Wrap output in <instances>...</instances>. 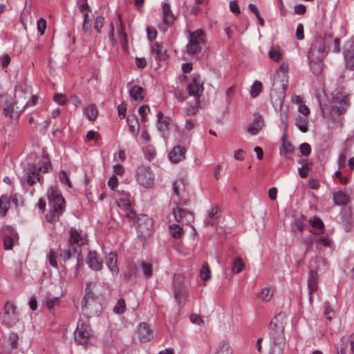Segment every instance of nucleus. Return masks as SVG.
Listing matches in <instances>:
<instances>
[{"mask_svg":"<svg viewBox=\"0 0 354 354\" xmlns=\"http://www.w3.org/2000/svg\"><path fill=\"white\" fill-rule=\"evenodd\" d=\"M20 314L17 306L10 301H7L1 314V322L3 325L11 327L19 321Z\"/></svg>","mask_w":354,"mask_h":354,"instance_id":"nucleus-8","label":"nucleus"},{"mask_svg":"<svg viewBox=\"0 0 354 354\" xmlns=\"http://www.w3.org/2000/svg\"><path fill=\"white\" fill-rule=\"evenodd\" d=\"M28 97L20 86H16L15 100L13 102H6L3 109L5 115L12 118H18L25 108L29 106V101L26 100Z\"/></svg>","mask_w":354,"mask_h":354,"instance_id":"nucleus-5","label":"nucleus"},{"mask_svg":"<svg viewBox=\"0 0 354 354\" xmlns=\"http://www.w3.org/2000/svg\"><path fill=\"white\" fill-rule=\"evenodd\" d=\"M261 91H262L261 82L259 81H257V80L254 81V82L253 83V84L251 87V91H250L251 96L253 98L257 97L260 94Z\"/></svg>","mask_w":354,"mask_h":354,"instance_id":"nucleus-41","label":"nucleus"},{"mask_svg":"<svg viewBox=\"0 0 354 354\" xmlns=\"http://www.w3.org/2000/svg\"><path fill=\"white\" fill-rule=\"evenodd\" d=\"M233 350L230 345L226 342H222L220 344L218 351L216 354H232Z\"/></svg>","mask_w":354,"mask_h":354,"instance_id":"nucleus-42","label":"nucleus"},{"mask_svg":"<svg viewBox=\"0 0 354 354\" xmlns=\"http://www.w3.org/2000/svg\"><path fill=\"white\" fill-rule=\"evenodd\" d=\"M118 205L124 210H128L131 206V202L129 198H122L117 200Z\"/></svg>","mask_w":354,"mask_h":354,"instance_id":"nucleus-48","label":"nucleus"},{"mask_svg":"<svg viewBox=\"0 0 354 354\" xmlns=\"http://www.w3.org/2000/svg\"><path fill=\"white\" fill-rule=\"evenodd\" d=\"M306 10V6L303 4H298L294 7V12L297 15H304Z\"/></svg>","mask_w":354,"mask_h":354,"instance_id":"nucleus-64","label":"nucleus"},{"mask_svg":"<svg viewBox=\"0 0 354 354\" xmlns=\"http://www.w3.org/2000/svg\"><path fill=\"white\" fill-rule=\"evenodd\" d=\"M118 185V178L115 176H111L109 181L108 185L111 189H114Z\"/></svg>","mask_w":354,"mask_h":354,"instance_id":"nucleus-63","label":"nucleus"},{"mask_svg":"<svg viewBox=\"0 0 354 354\" xmlns=\"http://www.w3.org/2000/svg\"><path fill=\"white\" fill-rule=\"evenodd\" d=\"M10 204V198L6 195H3L0 198V216H6Z\"/></svg>","mask_w":354,"mask_h":354,"instance_id":"nucleus-32","label":"nucleus"},{"mask_svg":"<svg viewBox=\"0 0 354 354\" xmlns=\"http://www.w3.org/2000/svg\"><path fill=\"white\" fill-rule=\"evenodd\" d=\"M333 201L337 205H342L346 204L348 201V196L343 192H338L334 194Z\"/></svg>","mask_w":354,"mask_h":354,"instance_id":"nucleus-38","label":"nucleus"},{"mask_svg":"<svg viewBox=\"0 0 354 354\" xmlns=\"http://www.w3.org/2000/svg\"><path fill=\"white\" fill-rule=\"evenodd\" d=\"M84 113L90 121L95 120L97 118L98 114L97 107L95 104H91L86 107L84 109Z\"/></svg>","mask_w":354,"mask_h":354,"instance_id":"nucleus-35","label":"nucleus"},{"mask_svg":"<svg viewBox=\"0 0 354 354\" xmlns=\"http://www.w3.org/2000/svg\"><path fill=\"white\" fill-rule=\"evenodd\" d=\"M140 265L142 268V271L145 276L147 278L151 277L153 274L152 266L150 263H147L145 261H141Z\"/></svg>","mask_w":354,"mask_h":354,"instance_id":"nucleus-43","label":"nucleus"},{"mask_svg":"<svg viewBox=\"0 0 354 354\" xmlns=\"http://www.w3.org/2000/svg\"><path fill=\"white\" fill-rule=\"evenodd\" d=\"M48 260L50 266H52L54 268L57 267V255L54 250H50L49 254L48 255Z\"/></svg>","mask_w":354,"mask_h":354,"instance_id":"nucleus-50","label":"nucleus"},{"mask_svg":"<svg viewBox=\"0 0 354 354\" xmlns=\"http://www.w3.org/2000/svg\"><path fill=\"white\" fill-rule=\"evenodd\" d=\"M138 335L140 341L149 342L153 339V331L146 323H141L138 327Z\"/></svg>","mask_w":354,"mask_h":354,"instance_id":"nucleus-19","label":"nucleus"},{"mask_svg":"<svg viewBox=\"0 0 354 354\" xmlns=\"http://www.w3.org/2000/svg\"><path fill=\"white\" fill-rule=\"evenodd\" d=\"M119 39L120 42L121 44V46L122 48L124 50H127L128 48V43H127V36L126 33H122V35H119Z\"/></svg>","mask_w":354,"mask_h":354,"instance_id":"nucleus-59","label":"nucleus"},{"mask_svg":"<svg viewBox=\"0 0 354 354\" xmlns=\"http://www.w3.org/2000/svg\"><path fill=\"white\" fill-rule=\"evenodd\" d=\"M201 107H202V102H201L200 106H197L196 100H195V104L194 106H191L190 107H187L186 109V110H185L186 115L188 116L195 115L197 113L198 108H201Z\"/></svg>","mask_w":354,"mask_h":354,"instance_id":"nucleus-53","label":"nucleus"},{"mask_svg":"<svg viewBox=\"0 0 354 354\" xmlns=\"http://www.w3.org/2000/svg\"><path fill=\"white\" fill-rule=\"evenodd\" d=\"M176 281L175 282V283ZM174 295L176 299L178 302V304L180 306H183L185 303L186 297H187V292L185 290V288L184 285H180L179 286H177L176 284L174 285Z\"/></svg>","mask_w":354,"mask_h":354,"instance_id":"nucleus-25","label":"nucleus"},{"mask_svg":"<svg viewBox=\"0 0 354 354\" xmlns=\"http://www.w3.org/2000/svg\"><path fill=\"white\" fill-rule=\"evenodd\" d=\"M268 57L272 61L279 62L283 58V51L278 46L272 47L268 52Z\"/></svg>","mask_w":354,"mask_h":354,"instance_id":"nucleus-31","label":"nucleus"},{"mask_svg":"<svg viewBox=\"0 0 354 354\" xmlns=\"http://www.w3.org/2000/svg\"><path fill=\"white\" fill-rule=\"evenodd\" d=\"M129 126L130 131L135 136H137L140 131V125L137 118L135 115L129 116L127 119Z\"/></svg>","mask_w":354,"mask_h":354,"instance_id":"nucleus-29","label":"nucleus"},{"mask_svg":"<svg viewBox=\"0 0 354 354\" xmlns=\"http://www.w3.org/2000/svg\"><path fill=\"white\" fill-rule=\"evenodd\" d=\"M58 303H59V299L57 297L47 298L44 301L45 305L47 306V308L49 310L52 309Z\"/></svg>","mask_w":354,"mask_h":354,"instance_id":"nucleus-56","label":"nucleus"},{"mask_svg":"<svg viewBox=\"0 0 354 354\" xmlns=\"http://www.w3.org/2000/svg\"><path fill=\"white\" fill-rule=\"evenodd\" d=\"M169 233L173 237L177 239L180 237L182 234V229L178 225L172 224L169 225Z\"/></svg>","mask_w":354,"mask_h":354,"instance_id":"nucleus-45","label":"nucleus"},{"mask_svg":"<svg viewBox=\"0 0 354 354\" xmlns=\"http://www.w3.org/2000/svg\"><path fill=\"white\" fill-rule=\"evenodd\" d=\"M136 179L142 187L151 188L154 183V175L149 167L142 165L137 169Z\"/></svg>","mask_w":354,"mask_h":354,"instance_id":"nucleus-12","label":"nucleus"},{"mask_svg":"<svg viewBox=\"0 0 354 354\" xmlns=\"http://www.w3.org/2000/svg\"><path fill=\"white\" fill-rule=\"evenodd\" d=\"M179 205L177 204V207L173 208L172 214L175 220L178 222L191 223L193 221L192 214L185 209L180 207Z\"/></svg>","mask_w":354,"mask_h":354,"instance_id":"nucleus-16","label":"nucleus"},{"mask_svg":"<svg viewBox=\"0 0 354 354\" xmlns=\"http://www.w3.org/2000/svg\"><path fill=\"white\" fill-rule=\"evenodd\" d=\"M187 91L189 96H193L194 100H196L197 106H200L201 102H203L201 96L203 92V86L201 82L196 79L192 81L187 85Z\"/></svg>","mask_w":354,"mask_h":354,"instance_id":"nucleus-14","label":"nucleus"},{"mask_svg":"<svg viewBox=\"0 0 354 354\" xmlns=\"http://www.w3.org/2000/svg\"><path fill=\"white\" fill-rule=\"evenodd\" d=\"M309 223L313 228L310 232L313 234H320L324 231V223L319 218L314 216L309 219Z\"/></svg>","mask_w":354,"mask_h":354,"instance_id":"nucleus-26","label":"nucleus"},{"mask_svg":"<svg viewBox=\"0 0 354 354\" xmlns=\"http://www.w3.org/2000/svg\"><path fill=\"white\" fill-rule=\"evenodd\" d=\"M162 12L164 24L167 26H171L174 23L175 17L171 10L170 6L167 3H163L162 4Z\"/></svg>","mask_w":354,"mask_h":354,"instance_id":"nucleus-23","label":"nucleus"},{"mask_svg":"<svg viewBox=\"0 0 354 354\" xmlns=\"http://www.w3.org/2000/svg\"><path fill=\"white\" fill-rule=\"evenodd\" d=\"M86 262L89 268L95 271H100L102 268L103 260L95 251H91L88 252L86 259Z\"/></svg>","mask_w":354,"mask_h":354,"instance_id":"nucleus-15","label":"nucleus"},{"mask_svg":"<svg viewBox=\"0 0 354 354\" xmlns=\"http://www.w3.org/2000/svg\"><path fill=\"white\" fill-rule=\"evenodd\" d=\"M126 310V304L124 299H118L116 305L113 308L114 313L116 314H122Z\"/></svg>","mask_w":354,"mask_h":354,"instance_id":"nucleus-46","label":"nucleus"},{"mask_svg":"<svg viewBox=\"0 0 354 354\" xmlns=\"http://www.w3.org/2000/svg\"><path fill=\"white\" fill-rule=\"evenodd\" d=\"M10 57L8 54L3 55L0 58L1 65L3 68L7 67L8 66V64H10Z\"/></svg>","mask_w":354,"mask_h":354,"instance_id":"nucleus-62","label":"nucleus"},{"mask_svg":"<svg viewBox=\"0 0 354 354\" xmlns=\"http://www.w3.org/2000/svg\"><path fill=\"white\" fill-rule=\"evenodd\" d=\"M83 314L87 317L97 316L101 310V306L91 292H86L82 304Z\"/></svg>","mask_w":354,"mask_h":354,"instance_id":"nucleus-7","label":"nucleus"},{"mask_svg":"<svg viewBox=\"0 0 354 354\" xmlns=\"http://www.w3.org/2000/svg\"><path fill=\"white\" fill-rule=\"evenodd\" d=\"M92 330L88 322L79 321L74 332L75 339L79 344L88 343L91 337Z\"/></svg>","mask_w":354,"mask_h":354,"instance_id":"nucleus-11","label":"nucleus"},{"mask_svg":"<svg viewBox=\"0 0 354 354\" xmlns=\"http://www.w3.org/2000/svg\"><path fill=\"white\" fill-rule=\"evenodd\" d=\"M295 125L301 132L306 133L308 130V121L305 117L297 116L295 119Z\"/></svg>","mask_w":354,"mask_h":354,"instance_id":"nucleus-37","label":"nucleus"},{"mask_svg":"<svg viewBox=\"0 0 354 354\" xmlns=\"http://www.w3.org/2000/svg\"><path fill=\"white\" fill-rule=\"evenodd\" d=\"M117 261V255L113 252L109 253L106 259V264L113 275H116L119 273Z\"/></svg>","mask_w":354,"mask_h":354,"instance_id":"nucleus-22","label":"nucleus"},{"mask_svg":"<svg viewBox=\"0 0 354 354\" xmlns=\"http://www.w3.org/2000/svg\"><path fill=\"white\" fill-rule=\"evenodd\" d=\"M129 95L136 101L142 100L144 98V90L139 86H134L129 90Z\"/></svg>","mask_w":354,"mask_h":354,"instance_id":"nucleus-30","label":"nucleus"},{"mask_svg":"<svg viewBox=\"0 0 354 354\" xmlns=\"http://www.w3.org/2000/svg\"><path fill=\"white\" fill-rule=\"evenodd\" d=\"M288 82V66L282 64L274 77L270 97L273 104H282L286 96Z\"/></svg>","mask_w":354,"mask_h":354,"instance_id":"nucleus-2","label":"nucleus"},{"mask_svg":"<svg viewBox=\"0 0 354 354\" xmlns=\"http://www.w3.org/2000/svg\"><path fill=\"white\" fill-rule=\"evenodd\" d=\"M300 152L304 156H308L310 153L311 151V147L309 144L308 143H303L300 145Z\"/></svg>","mask_w":354,"mask_h":354,"instance_id":"nucleus-58","label":"nucleus"},{"mask_svg":"<svg viewBox=\"0 0 354 354\" xmlns=\"http://www.w3.org/2000/svg\"><path fill=\"white\" fill-rule=\"evenodd\" d=\"M158 117V129L160 131H165L168 129L169 119V118L165 117L162 112H158L157 114Z\"/></svg>","mask_w":354,"mask_h":354,"instance_id":"nucleus-33","label":"nucleus"},{"mask_svg":"<svg viewBox=\"0 0 354 354\" xmlns=\"http://www.w3.org/2000/svg\"><path fill=\"white\" fill-rule=\"evenodd\" d=\"M50 168V165L47 162L44 163L42 166L36 167L35 165L28 164L25 167L27 182L30 185H34L37 181L40 180V172H47Z\"/></svg>","mask_w":354,"mask_h":354,"instance_id":"nucleus-10","label":"nucleus"},{"mask_svg":"<svg viewBox=\"0 0 354 354\" xmlns=\"http://www.w3.org/2000/svg\"><path fill=\"white\" fill-rule=\"evenodd\" d=\"M292 230L295 232H301L303 230V224L299 220H295L292 225Z\"/></svg>","mask_w":354,"mask_h":354,"instance_id":"nucleus-61","label":"nucleus"},{"mask_svg":"<svg viewBox=\"0 0 354 354\" xmlns=\"http://www.w3.org/2000/svg\"><path fill=\"white\" fill-rule=\"evenodd\" d=\"M9 344L12 348H15L18 342V335L16 333H11L8 338Z\"/></svg>","mask_w":354,"mask_h":354,"instance_id":"nucleus-60","label":"nucleus"},{"mask_svg":"<svg viewBox=\"0 0 354 354\" xmlns=\"http://www.w3.org/2000/svg\"><path fill=\"white\" fill-rule=\"evenodd\" d=\"M205 44V37L201 30H196L190 33L189 42L187 45V52L189 55L201 53L202 46Z\"/></svg>","mask_w":354,"mask_h":354,"instance_id":"nucleus-9","label":"nucleus"},{"mask_svg":"<svg viewBox=\"0 0 354 354\" xmlns=\"http://www.w3.org/2000/svg\"><path fill=\"white\" fill-rule=\"evenodd\" d=\"M284 316L282 314L277 315L270 325V335L272 346L269 354H282L286 345V339L283 335Z\"/></svg>","mask_w":354,"mask_h":354,"instance_id":"nucleus-1","label":"nucleus"},{"mask_svg":"<svg viewBox=\"0 0 354 354\" xmlns=\"http://www.w3.org/2000/svg\"><path fill=\"white\" fill-rule=\"evenodd\" d=\"M37 30L41 35H44L46 28V20L43 18L39 19L37 23Z\"/></svg>","mask_w":354,"mask_h":354,"instance_id":"nucleus-54","label":"nucleus"},{"mask_svg":"<svg viewBox=\"0 0 354 354\" xmlns=\"http://www.w3.org/2000/svg\"><path fill=\"white\" fill-rule=\"evenodd\" d=\"M346 67L351 70L354 69V53L348 50L345 53Z\"/></svg>","mask_w":354,"mask_h":354,"instance_id":"nucleus-40","label":"nucleus"},{"mask_svg":"<svg viewBox=\"0 0 354 354\" xmlns=\"http://www.w3.org/2000/svg\"><path fill=\"white\" fill-rule=\"evenodd\" d=\"M49 206L53 209L46 215L49 223H53L59 218L64 208V198L58 193L56 187H50L48 192Z\"/></svg>","mask_w":354,"mask_h":354,"instance_id":"nucleus-6","label":"nucleus"},{"mask_svg":"<svg viewBox=\"0 0 354 354\" xmlns=\"http://www.w3.org/2000/svg\"><path fill=\"white\" fill-rule=\"evenodd\" d=\"M309 64L313 73L315 75H319L323 68V60H315L309 59Z\"/></svg>","mask_w":354,"mask_h":354,"instance_id":"nucleus-36","label":"nucleus"},{"mask_svg":"<svg viewBox=\"0 0 354 354\" xmlns=\"http://www.w3.org/2000/svg\"><path fill=\"white\" fill-rule=\"evenodd\" d=\"M173 191L175 196L172 197L174 203L178 205L186 204V183L183 178L177 179L173 183Z\"/></svg>","mask_w":354,"mask_h":354,"instance_id":"nucleus-13","label":"nucleus"},{"mask_svg":"<svg viewBox=\"0 0 354 354\" xmlns=\"http://www.w3.org/2000/svg\"><path fill=\"white\" fill-rule=\"evenodd\" d=\"M220 216L219 209L217 207H211L208 211V218L212 221L217 219Z\"/></svg>","mask_w":354,"mask_h":354,"instance_id":"nucleus-51","label":"nucleus"},{"mask_svg":"<svg viewBox=\"0 0 354 354\" xmlns=\"http://www.w3.org/2000/svg\"><path fill=\"white\" fill-rule=\"evenodd\" d=\"M87 241L86 237L83 235L80 232L71 229V237L69 240V243L71 247L76 245L77 246H80Z\"/></svg>","mask_w":354,"mask_h":354,"instance_id":"nucleus-21","label":"nucleus"},{"mask_svg":"<svg viewBox=\"0 0 354 354\" xmlns=\"http://www.w3.org/2000/svg\"><path fill=\"white\" fill-rule=\"evenodd\" d=\"M201 277L204 281H207L210 279V270L207 263L203 264L201 268Z\"/></svg>","mask_w":354,"mask_h":354,"instance_id":"nucleus-47","label":"nucleus"},{"mask_svg":"<svg viewBox=\"0 0 354 354\" xmlns=\"http://www.w3.org/2000/svg\"><path fill=\"white\" fill-rule=\"evenodd\" d=\"M308 288L310 295V300H312V295L317 288V277L316 273L310 272L308 279Z\"/></svg>","mask_w":354,"mask_h":354,"instance_id":"nucleus-27","label":"nucleus"},{"mask_svg":"<svg viewBox=\"0 0 354 354\" xmlns=\"http://www.w3.org/2000/svg\"><path fill=\"white\" fill-rule=\"evenodd\" d=\"M7 230L8 234L4 235L3 245L5 250H10L13 246L14 240L17 238V234L11 227H8Z\"/></svg>","mask_w":354,"mask_h":354,"instance_id":"nucleus-24","label":"nucleus"},{"mask_svg":"<svg viewBox=\"0 0 354 354\" xmlns=\"http://www.w3.org/2000/svg\"><path fill=\"white\" fill-rule=\"evenodd\" d=\"M104 19L102 16H97L95 19L94 28L98 33L101 32L102 28L104 25Z\"/></svg>","mask_w":354,"mask_h":354,"instance_id":"nucleus-52","label":"nucleus"},{"mask_svg":"<svg viewBox=\"0 0 354 354\" xmlns=\"http://www.w3.org/2000/svg\"><path fill=\"white\" fill-rule=\"evenodd\" d=\"M136 227L140 232L150 230L153 225V220L145 214H141L136 218Z\"/></svg>","mask_w":354,"mask_h":354,"instance_id":"nucleus-17","label":"nucleus"},{"mask_svg":"<svg viewBox=\"0 0 354 354\" xmlns=\"http://www.w3.org/2000/svg\"><path fill=\"white\" fill-rule=\"evenodd\" d=\"M245 263L241 257H236L233 260L232 265V271L234 274H238L242 271Z\"/></svg>","mask_w":354,"mask_h":354,"instance_id":"nucleus-39","label":"nucleus"},{"mask_svg":"<svg viewBox=\"0 0 354 354\" xmlns=\"http://www.w3.org/2000/svg\"><path fill=\"white\" fill-rule=\"evenodd\" d=\"M324 314L325 317L329 320H330L332 319V317L334 316V312L330 308V304L328 302H325V304H324Z\"/></svg>","mask_w":354,"mask_h":354,"instance_id":"nucleus-55","label":"nucleus"},{"mask_svg":"<svg viewBox=\"0 0 354 354\" xmlns=\"http://www.w3.org/2000/svg\"><path fill=\"white\" fill-rule=\"evenodd\" d=\"M331 43L333 44V51L339 52V41L338 39L333 38L330 35L315 37L308 51V59H312L313 61L323 60L327 54L326 47Z\"/></svg>","mask_w":354,"mask_h":354,"instance_id":"nucleus-3","label":"nucleus"},{"mask_svg":"<svg viewBox=\"0 0 354 354\" xmlns=\"http://www.w3.org/2000/svg\"><path fill=\"white\" fill-rule=\"evenodd\" d=\"M185 152L186 150L184 147L178 145L176 146L169 153V158L171 162L178 163L185 158Z\"/></svg>","mask_w":354,"mask_h":354,"instance_id":"nucleus-20","label":"nucleus"},{"mask_svg":"<svg viewBox=\"0 0 354 354\" xmlns=\"http://www.w3.org/2000/svg\"><path fill=\"white\" fill-rule=\"evenodd\" d=\"M273 292L269 288H264L259 294V297L263 301H270L272 297Z\"/></svg>","mask_w":354,"mask_h":354,"instance_id":"nucleus-44","label":"nucleus"},{"mask_svg":"<svg viewBox=\"0 0 354 354\" xmlns=\"http://www.w3.org/2000/svg\"><path fill=\"white\" fill-rule=\"evenodd\" d=\"M151 52L156 59H165V50L160 44L156 43L153 45L151 46Z\"/></svg>","mask_w":354,"mask_h":354,"instance_id":"nucleus-34","label":"nucleus"},{"mask_svg":"<svg viewBox=\"0 0 354 354\" xmlns=\"http://www.w3.org/2000/svg\"><path fill=\"white\" fill-rule=\"evenodd\" d=\"M323 115L327 118H335L344 113L349 106L348 95L344 92H338L333 97L330 105L322 104L319 100Z\"/></svg>","mask_w":354,"mask_h":354,"instance_id":"nucleus-4","label":"nucleus"},{"mask_svg":"<svg viewBox=\"0 0 354 354\" xmlns=\"http://www.w3.org/2000/svg\"><path fill=\"white\" fill-rule=\"evenodd\" d=\"M54 100L60 105H64L66 102V97L62 93H55L53 97Z\"/></svg>","mask_w":354,"mask_h":354,"instance_id":"nucleus-57","label":"nucleus"},{"mask_svg":"<svg viewBox=\"0 0 354 354\" xmlns=\"http://www.w3.org/2000/svg\"><path fill=\"white\" fill-rule=\"evenodd\" d=\"M275 106V104H274ZM279 106V111H280V120L281 122L282 128L285 131L288 125V106H283V103L282 104H277V106Z\"/></svg>","mask_w":354,"mask_h":354,"instance_id":"nucleus-28","label":"nucleus"},{"mask_svg":"<svg viewBox=\"0 0 354 354\" xmlns=\"http://www.w3.org/2000/svg\"><path fill=\"white\" fill-rule=\"evenodd\" d=\"M264 122L261 115H254V121L248 128V132L252 136H255L262 129Z\"/></svg>","mask_w":354,"mask_h":354,"instance_id":"nucleus-18","label":"nucleus"},{"mask_svg":"<svg viewBox=\"0 0 354 354\" xmlns=\"http://www.w3.org/2000/svg\"><path fill=\"white\" fill-rule=\"evenodd\" d=\"M149 111H150V109L147 105H142L139 108L138 112H139V114L141 115V122H145L147 121V115L148 114Z\"/></svg>","mask_w":354,"mask_h":354,"instance_id":"nucleus-49","label":"nucleus"}]
</instances>
